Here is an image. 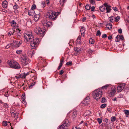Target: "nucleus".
Wrapping results in <instances>:
<instances>
[{
  "instance_id": "nucleus-1",
  "label": "nucleus",
  "mask_w": 129,
  "mask_h": 129,
  "mask_svg": "<svg viewBox=\"0 0 129 129\" xmlns=\"http://www.w3.org/2000/svg\"><path fill=\"white\" fill-rule=\"evenodd\" d=\"M24 41L26 43L28 42H30V45L31 49H34L39 44V39L38 38L34 39V37L32 33L29 32L25 33L24 35Z\"/></svg>"
},
{
  "instance_id": "nucleus-2",
  "label": "nucleus",
  "mask_w": 129,
  "mask_h": 129,
  "mask_svg": "<svg viewBox=\"0 0 129 129\" xmlns=\"http://www.w3.org/2000/svg\"><path fill=\"white\" fill-rule=\"evenodd\" d=\"M92 95L94 98L98 100L102 97V92L101 89H99L93 91Z\"/></svg>"
},
{
  "instance_id": "nucleus-3",
  "label": "nucleus",
  "mask_w": 129,
  "mask_h": 129,
  "mask_svg": "<svg viewBox=\"0 0 129 129\" xmlns=\"http://www.w3.org/2000/svg\"><path fill=\"white\" fill-rule=\"evenodd\" d=\"M8 63L11 68L17 69L20 68L19 64L16 61L9 60L8 61Z\"/></svg>"
},
{
  "instance_id": "nucleus-4",
  "label": "nucleus",
  "mask_w": 129,
  "mask_h": 129,
  "mask_svg": "<svg viewBox=\"0 0 129 129\" xmlns=\"http://www.w3.org/2000/svg\"><path fill=\"white\" fill-rule=\"evenodd\" d=\"M70 125L69 121L68 119H66L63 121V124L59 127L58 129H68Z\"/></svg>"
},
{
  "instance_id": "nucleus-5",
  "label": "nucleus",
  "mask_w": 129,
  "mask_h": 129,
  "mask_svg": "<svg viewBox=\"0 0 129 129\" xmlns=\"http://www.w3.org/2000/svg\"><path fill=\"white\" fill-rule=\"evenodd\" d=\"M34 31L38 35L42 37L45 35V30L39 27H37L35 29Z\"/></svg>"
},
{
  "instance_id": "nucleus-6",
  "label": "nucleus",
  "mask_w": 129,
  "mask_h": 129,
  "mask_svg": "<svg viewBox=\"0 0 129 129\" xmlns=\"http://www.w3.org/2000/svg\"><path fill=\"white\" fill-rule=\"evenodd\" d=\"M21 61L22 64L25 66L29 63L30 62V60L25 55H22L21 57Z\"/></svg>"
},
{
  "instance_id": "nucleus-7",
  "label": "nucleus",
  "mask_w": 129,
  "mask_h": 129,
  "mask_svg": "<svg viewBox=\"0 0 129 129\" xmlns=\"http://www.w3.org/2000/svg\"><path fill=\"white\" fill-rule=\"evenodd\" d=\"M58 14V13L54 12H49L48 14V17L50 19L52 20H55L57 18Z\"/></svg>"
},
{
  "instance_id": "nucleus-8",
  "label": "nucleus",
  "mask_w": 129,
  "mask_h": 129,
  "mask_svg": "<svg viewBox=\"0 0 129 129\" xmlns=\"http://www.w3.org/2000/svg\"><path fill=\"white\" fill-rule=\"evenodd\" d=\"M42 23L44 26L48 27L52 26V22L49 21L47 20H44L42 21Z\"/></svg>"
},
{
  "instance_id": "nucleus-9",
  "label": "nucleus",
  "mask_w": 129,
  "mask_h": 129,
  "mask_svg": "<svg viewBox=\"0 0 129 129\" xmlns=\"http://www.w3.org/2000/svg\"><path fill=\"white\" fill-rule=\"evenodd\" d=\"M103 6L106 7V9L107 10L106 13H110L111 12V6L110 5H108L107 3H105L104 4Z\"/></svg>"
},
{
  "instance_id": "nucleus-10",
  "label": "nucleus",
  "mask_w": 129,
  "mask_h": 129,
  "mask_svg": "<svg viewBox=\"0 0 129 129\" xmlns=\"http://www.w3.org/2000/svg\"><path fill=\"white\" fill-rule=\"evenodd\" d=\"M125 83H122L119 86H118L117 87V90L118 92H121L125 87Z\"/></svg>"
},
{
  "instance_id": "nucleus-11",
  "label": "nucleus",
  "mask_w": 129,
  "mask_h": 129,
  "mask_svg": "<svg viewBox=\"0 0 129 129\" xmlns=\"http://www.w3.org/2000/svg\"><path fill=\"white\" fill-rule=\"evenodd\" d=\"M34 51L33 50H30L28 51L27 54L30 57H32L33 54H34Z\"/></svg>"
},
{
  "instance_id": "nucleus-12",
  "label": "nucleus",
  "mask_w": 129,
  "mask_h": 129,
  "mask_svg": "<svg viewBox=\"0 0 129 129\" xmlns=\"http://www.w3.org/2000/svg\"><path fill=\"white\" fill-rule=\"evenodd\" d=\"M85 29L84 27L82 26L81 27L80 29V31L81 35L83 37H84V35L85 34Z\"/></svg>"
},
{
  "instance_id": "nucleus-13",
  "label": "nucleus",
  "mask_w": 129,
  "mask_h": 129,
  "mask_svg": "<svg viewBox=\"0 0 129 129\" xmlns=\"http://www.w3.org/2000/svg\"><path fill=\"white\" fill-rule=\"evenodd\" d=\"M81 49L79 48L76 47L74 48V50L77 53V54H79L81 52Z\"/></svg>"
},
{
  "instance_id": "nucleus-14",
  "label": "nucleus",
  "mask_w": 129,
  "mask_h": 129,
  "mask_svg": "<svg viewBox=\"0 0 129 129\" xmlns=\"http://www.w3.org/2000/svg\"><path fill=\"white\" fill-rule=\"evenodd\" d=\"M35 14L34 11L33 10H31L29 11L28 15L30 16H33Z\"/></svg>"
},
{
  "instance_id": "nucleus-15",
  "label": "nucleus",
  "mask_w": 129,
  "mask_h": 129,
  "mask_svg": "<svg viewBox=\"0 0 129 129\" xmlns=\"http://www.w3.org/2000/svg\"><path fill=\"white\" fill-rule=\"evenodd\" d=\"M8 2L6 1H5L2 3L3 7L4 8H6L7 6Z\"/></svg>"
},
{
  "instance_id": "nucleus-16",
  "label": "nucleus",
  "mask_w": 129,
  "mask_h": 129,
  "mask_svg": "<svg viewBox=\"0 0 129 129\" xmlns=\"http://www.w3.org/2000/svg\"><path fill=\"white\" fill-rule=\"evenodd\" d=\"M105 8L104 6H101L99 7V9L101 11L103 12L105 10Z\"/></svg>"
},
{
  "instance_id": "nucleus-17",
  "label": "nucleus",
  "mask_w": 129,
  "mask_h": 129,
  "mask_svg": "<svg viewBox=\"0 0 129 129\" xmlns=\"http://www.w3.org/2000/svg\"><path fill=\"white\" fill-rule=\"evenodd\" d=\"M118 38L119 39L121 40H122L124 39V37L123 36L121 35H118L116 37V38L117 39Z\"/></svg>"
},
{
  "instance_id": "nucleus-18",
  "label": "nucleus",
  "mask_w": 129,
  "mask_h": 129,
  "mask_svg": "<svg viewBox=\"0 0 129 129\" xmlns=\"http://www.w3.org/2000/svg\"><path fill=\"white\" fill-rule=\"evenodd\" d=\"M40 16L39 15H35L34 19V20L35 21H38L39 19Z\"/></svg>"
},
{
  "instance_id": "nucleus-19",
  "label": "nucleus",
  "mask_w": 129,
  "mask_h": 129,
  "mask_svg": "<svg viewBox=\"0 0 129 129\" xmlns=\"http://www.w3.org/2000/svg\"><path fill=\"white\" fill-rule=\"evenodd\" d=\"M76 41L78 44H80L81 43V37L79 36L76 40Z\"/></svg>"
},
{
  "instance_id": "nucleus-20",
  "label": "nucleus",
  "mask_w": 129,
  "mask_h": 129,
  "mask_svg": "<svg viewBox=\"0 0 129 129\" xmlns=\"http://www.w3.org/2000/svg\"><path fill=\"white\" fill-rule=\"evenodd\" d=\"M17 44V42L15 41H14L10 45L13 47H16Z\"/></svg>"
},
{
  "instance_id": "nucleus-21",
  "label": "nucleus",
  "mask_w": 129,
  "mask_h": 129,
  "mask_svg": "<svg viewBox=\"0 0 129 129\" xmlns=\"http://www.w3.org/2000/svg\"><path fill=\"white\" fill-rule=\"evenodd\" d=\"M106 27L108 28L110 30L112 28V25L111 23L108 24L106 25Z\"/></svg>"
},
{
  "instance_id": "nucleus-22",
  "label": "nucleus",
  "mask_w": 129,
  "mask_h": 129,
  "mask_svg": "<svg viewBox=\"0 0 129 129\" xmlns=\"http://www.w3.org/2000/svg\"><path fill=\"white\" fill-rule=\"evenodd\" d=\"M12 116H13L15 119H17L18 117V113L16 112L13 114H12Z\"/></svg>"
},
{
  "instance_id": "nucleus-23",
  "label": "nucleus",
  "mask_w": 129,
  "mask_h": 129,
  "mask_svg": "<svg viewBox=\"0 0 129 129\" xmlns=\"http://www.w3.org/2000/svg\"><path fill=\"white\" fill-rule=\"evenodd\" d=\"M97 1H100V0H96ZM89 2L92 5H95V0H89Z\"/></svg>"
},
{
  "instance_id": "nucleus-24",
  "label": "nucleus",
  "mask_w": 129,
  "mask_h": 129,
  "mask_svg": "<svg viewBox=\"0 0 129 129\" xmlns=\"http://www.w3.org/2000/svg\"><path fill=\"white\" fill-rule=\"evenodd\" d=\"M90 101L85 99L82 102V103L83 104H84L85 105H86L89 103L88 102H89Z\"/></svg>"
},
{
  "instance_id": "nucleus-25",
  "label": "nucleus",
  "mask_w": 129,
  "mask_h": 129,
  "mask_svg": "<svg viewBox=\"0 0 129 129\" xmlns=\"http://www.w3.org/2000/svg\"><path fill=\"white\" fill-rule=\"evenodd\" d=\"M91 114L90 111L89 110L87 111L84 113V115L85 116L89 115Z\"/></svg>"
},
{
  "instance_id": "nucleus-26",
  "label": "nucleus",
  "mask_w": 129,
  "mask_h": 129,
  "mask_svg": "<svg viewBox=\"0 0 129 129\" xmlns=\"http://www.w3.org/2000/svg\"><path fill=\"white\" fill-rule=\"evenodd\" d=\"M66 2V0H60V4L62 6L64 5V4Z\"/></svg>"
},
{
  "instance_id": "nucleus-27",
  "label": "nucleus",
  "mask_w": 129,
  "mask_h": 129,
  "mask_svg": "<svg viewBox=\"0 0 129 129\" xmlns=\"http://www.w3.org/2000/svg\"><path fill=\"white\" fill-rule=\"evenodd\" d=\"M95 42L94 40L91 38H90L89 39V43L90 44H93Z\"/></svg>"
},
{
  "instance_id": "nucleus-28",
  "label": "nucleus",
  "mask_w": 129,
  "mask_h": 129,
  "mask_svg": "<svg viewBox=\"0 0 129 129\" xmlns=\"http://www.w3.org/2000/svg\"><path fill=\"white\" fill-rule=\"evenodd\" d=\"M77 114V112L76 111H74L73 112L72 114V116L73 118H75Z\"/></svg>"
},
{
  "instance_id": "nucleus-29",
  "label": "nucleus",
  "mask_w": 129,
  "mask_h": 129,
  "mask_svg": "<svg viewBox=\"0 0 129 129\" xmlns=\"http://www.w3.org/2000/svg\"><path fill=\"white\" fill-rule=\"evenodd\" d=\"M20 77L19 78H25V75L24 74V73L22 74H20L19 75Z\"/></svg>"
},
{
  "instance_id": "nucleus-30",
  "label": "nucleus",
  "mask_w": 129,
  "mask_h": 129,
  "mask_svg": "<svg viewBox=\"0 0 129 129\" xmlns=\"http://www.w3.org/2000/svg\"><path fill=\"white\" fill-rule=\"evenodd\" d=\"M109 86V85L108 84L104 86H103L102 87V88L103 89H107V88Z\"/></svg>"
},
{
  "instance_id": "nucleus-31",
  "label": "nucleus",
  "mask_w": 129,
  "mask_h": 129,
  "mask_svg": "<svg viewBox=\"0 0 129 129\" xmlns=\"http://www.w3.org/2000/svg\"><path fill=\"white\" fill-rule=\"evenodd\" d=\"M106 102V99L105 98H103L101 100V102L102 103H105Z\"/></svg>"
},
{
  "instance_id": "nucleus-32",
  "label": "nucleus",
  "mask_w": 129,
  "mask_h": 129,
  "mask_svg": "<svg viewBox=\"0 0 129 129\" xmlns=\"http://www.w3.org/2000/svg\"><path fill=\"white\" fill-rule=\"evenodd\" d=\"M107 106V104H104L101 105L100 106L101 108H105Z\"/></svg>"
},
{
  "instance_id": "nucleus-33",
  "label": "nucleus",
  "mask_w": 129,
  "mask_h": 129,
  "mask_svg": "<svg viewBox=\"0 0 129 129\" xmlns=\"http://www.w3.org/2000/svg\"><path fill=\"white\" fill-rule=\"evenodd\" d=\"M2 124L3 126H6L7 125V121H3L2 123Z\"/></svg>"
},
{
  "instance_id": "nucleus-34",
  "label": "nucleus",
  "mask_w": 129,
  "mask_h": 129,
  "mask_svg": "<svg viewBox=\"0 0 129 129\" xmlns=\"http://www.w3.org/2000/svg\"><path fill=\"white\" fill-rule=\"evenodd\" d=\"M90 6L89 5H87L85 7V8L87 10H89L90 9Z\"/></svg>"
},
{
  "instance_id": "nucleus-35",
  "label": "nucleus",
  "mask_w": 129,
  "mask_h": 129,
  "mask_svg": "<svg viewBox=\"0 0 129 129\" xmlns=\"http://www.w3.org/2000/svg\"><path fill=\"white\" fill-rule=\"evenodd\" d=\"M11 25H13V26H15L16 25V22L14 21V20H12L11 21Z\"/></svg>"
},
{
  "instance_id": "nucleus-36",
  "label": "nucleus",
  "mask_w": 129,
  "mask_h": 129,
  "mask_svg": "<svg viewBox=\"0 0 129 129\" xmlns=\"http://www.w3.org/2000/svg\"><path fill=\"white\" fill-rule=\"evenodd\" d=\"M22 41H19V42L18 43H17V44L16 46V47H19L20 46V45L22 44Z\"/></svg>"
},
{
  "instance_id": "nucleus-37",
  "label": "nucleus",
  "mask_w": 129,
  "mask_h": 129,
  "mask_svg": "<svg viewBox=\"0 0 129 129\" xmlns=\"http://www.w3.org/2000/svg\"><path fill=\"white\" fill-rule=\"evenodd\" d=\"M116 119V118L115 116L112 117L111 118V121L112 122H114Z\"/></svg>"
},
{
  "instance_id": "nucleus-38",
  "label": "nucleus",
  "mask_w": 129,
  "mask_h": 129,
  "mask_svg": "<svg viewBox=\"0 0 129 129\" xmlns=\"http://www.w3.org/2000/svg\"><path fill=\"white\" fill-rule=\"evenodd\" d=\"M113 18H114V17L113 16H111L109 18V19H110V21L112 22H113L114 20Z\"/></svg>"
},
{
  "instance_id": "nucleus-39",
  "label": "nucleus",
  "mask_w": 129,
  "mask_h": 129,
  "mask_svg": "<svg viewBox=\"0 0 129 129\" xmlns=\"http://www.w3.org/2000/svg\"><path fill=\"white\" fill-rule=\"evenodd\" d=\"M120 18V17L119 16H118L115 18V20L116 21L118 22Z\"/></svg>"
},
{
  "instance_id": "nucleus-40",
  "label": "nucleus",
  "mask_w": 129,
  "mask_h": 129,
  "mask_svg": "<svg viewBox=\"0 0 129 129\" xmlns=\"http://www.w3.org/2000/svg\"><path fill=\"white\" fill-rule=\"evenodd\" d=\"M101 34V33L99 30L97 31L96 32V36H100Z\"/></svg>"
},
{
  "instance_id": "nucleus-41",
  "label": "nucleus",
  "mask_w": 129,
  "mask_h": 129,
  "mask_svg": "<svg viewBox=\"0 0 129 129\" xmlns=\"http://www.w3.org/2000/svg\"><path fill=\"white\" fill-rule=\"evenodd\" d=\"M32 73V72H27L26 73H24V74L25 75V77H26V76H27V75H29V74L30 75V74L31 73Z\"/></svg>"
},
{
  "instance_id": "nucleus-42",
  "label": "nucleus",
  "mask_w": 129,
  "mask_h": 129,
  "mask_svg": "<svg viewBox=\"0 0 129 129\" xmlns=\"http://www.w3.org/2000/svg\"><path fill=\"white\" fill-rule=\"evenodd\" d=\"M97 120L99 124H100L101 123L102 120L100 118H98L97 119Z\"/></svg>"
},
{
  "instance_id": "nucleus-43",
  "label": "nucleus",
  "mask_w": 129,
  "mask_h": 129,
  "mask_svg": "<svg viewBox=\"0 0 129 129\" xmlns=\"http://www.w3.org/2000/svg\"><path fill=\"white\" fill-rule=\"evenodd\" d=\"M10 112L12 115L13 114H14L16 112L14 110L12 109H11V110Z\"/></svg>"
},
{
  "instance_id": "nucleus-44",
  "label": "nucleus",
  "mask_w": 129,
  "mask_h": 129,
  "mask_svg": "<svg viewBox=\"0 0 129 129\" xmlns=\"http://www.w3.org/2000/svg\"><path fill=\"white\" fill-rule=\"evenodd\" d=\"M22 51L21 50H17L16 51V53L18 54H20L21 53Z\"/></svg>"
},
{
  "instance_id": "nucleus-45",
  "label": "nucleus",
  "mask_w": 129,
  "mask_h": 129,
  "mask_svg": "<svg viewBox=\"0 0 129 129\" xmlns=\"http://www.w3.org/2000/svg\"><path fill=\"white\" fill-rule=\"evenodd\" d=\"M36 8V5L34 4V5H33L32 6V7H31V10H33L34 9H35Z\"/></svg>"
},
{
  "instance_id": "nucleus-46",
  "label": "nucleus",
  "mask_w": 129,
  "mask_h": 129,
  "mask_svg": "<svg viewBox=\"0 0 129 129\" xmlns=\"http://www.w3.org/2000/svg\"><path fill=\"white\" fill-rule=\"evenodd\" d=\"M37 79V77L35 76H33V77H32V79L33 81H35V80H36Z\"/></svg>"
},
{
  "instance_id": "nucleus-47",
  "label": "nucleus",
  "mask_w": 129,
  "mask_h": 129,
  "mask_svg": "<svg viewBox=\"0 0 129 129\" xmlns=\"http://www.w3.org/2000/svg\"><path fill=\"white\" fill-rule=\"evenodd\" d=\"M72 61H70L67 62L66 65H72Z\"/></svg>"
},
{
  "instance_id": "nucleus-48",
  "label": "nucleus",
  "mask_w": 129,
  "mask_h": 129,
  "mask_svg": "<svg viewBox=\"0 0 129 129\" xmlns=\"http://www.w3.org/2000/svg\"><path fill=\"white\" fill-rule=\"evenodd\" d=\"M36 83V82H35L32 83L29 86V88H31L32 87L34 86V85L35 84V83Z\"/></svg>"
},
{
  "instance_id": "nucleus-49",
  "label": "nucleus",
  "mask_w": 129,
  "mask_h": 129,
  "mask_svg": "<svg viewBox=\"0 0 129 129\" xmlns=\"http://www.w3.org/2000/svg\"><path fill=\"white\" fill-rule=\"evenodd\" d=\"M124 112L125 114L127 115H129V111L126 110H124Z\"/></svg>"
},
{
  "instance_id": "nucleus-50",
  "label": "nucleus",
  "mask_w": 129,
  "mask_h": 129,
  "mask_svg": "<svg viewBox=\"0 0 129 129\" xmlns=\"http://www.w3.org/2000/svg\"><path fill=\"white\" fill-rule=\"evenodd\" d=\"M95 7L94 6H92L91 7H90V9L91 10V11H94V10L95 9Z\"/></svg>"
},
{
  "instance_id": "nucleus-51",
  "label": "nucleus",
  "mask_w": 129,
  "mask_h": 129,
  "mask_svg": "<svg viewBox=\"0 0 129 129\" xmlns=\"http://www.w3.org/2000/svg\"><path fill=\"white\" fill-rule=\"evenodd\" d=\"M102 37L103 38H105L107 37V36L106 34H104L102 35Z\"/></svg>"
},
{
  "instance_id": "nucleus-52",
  "label": "nucleus",
  "mask_w": 129,
  "mask_h": 129,
  "mask_svg": "<svg viewBox=\"0 0 129 129\" xmlns=\"http://www.w3.org/2000/svg\"><path fill=\"white\" fill-rule=\"evenodd\" d=\"M112 9L115 12H116L118 11V9L117 8L115 7H113L112 8Z\"/></svg>"
},
{
  "instance_id": "nucleus-53",
  "label": "nucleus",
  "mask_w": 129,
  "mask_h": 129,
  "mask_svg": "<svg viewBox=\"0 0 129 129\" xmlns=\"http://www.w3.org/2000/svg\"><path fill=\"white\" fill-rule=\"evenodd\" d=\"M41 4L42 5V7L43 8H44L45 6V2H42V3H41Z\"/></svg>"
},
{
  "instance_id": "nucleus-54",
  "label": "nucleus",
  "mask_w": 129,
  "mask_h": 129,
  "mask_svg": "<svg viewBox=\"0 0 129 129\" xmlns=\"http://www.w3.org/2000/svg\"><path fill=\"white\" fill-rule=\"evenodd\" d=\"M14 33L12 31H9L8 33V35L9 36H11V35H13Z\"/></svg>"
},
{
  "instance_id": "nucleus-55",
  "label": "nucleus",
  "mask_w": 129,
  "mask_h": 129,
  "mask_svg": "<svg viewBox=\"0 0 129 129\" xmlns=\"http://www.w3.org/2000/svg\"><path fill=\"white\" fill-rule=\"evenodd\" d=\"M63 71L62 70H61L59 74L60 75H61L63 74Z\"/></svg>"
},
{
  "instance_id": "nucleus-56",
  "label": "nucleus",
  "mask_w": 129,
  "mask_h": 129,
  "mask_svg": "<svg viewBox=\"0 0 129 129\" xmlns=\"http://www.w3.org/2000/svg\"><path fill=\"white\" fill-rule=\"evenodd\" d=\"M118 32L119 34H121L122 32V29L120 28L118 30Z\"/></svg>"
},
{
  "instance_id": "nucleus-57",
  "label": "nucleus",
  "mask_w": 129,
  "mask_h": 129,
  "mask_svg": "<svg viewBox=\"0 0 129 129\" xmlns=\"http://www.w3.org/2000/svg\"><path fill=\"white\" fill-rule=\"evenodd\" d=\"M25 97L24 95H22V96L21 97V100L22 101H24L25 100Z\"/></svg>"
},
{
  "instance_id": "nucleus-58",
  "label": "nucleus",
  "mask_w": 129,
  "mask_h": 129,
  "mask_svg": "<svg viewBox=\"0 0 129 129\" xmlns=\"http://www.w3.org/2000/svg\"><path fill=\"white\" fill-rule=\"evenodd\" d=\"M4 106L5 108H7L8 107V105L7 104H4Z\"/></svg>"
},
{
  "instance_id": "nucleus-59",
  "label": "nucleus",
  "mask_w": 129,
  "mask_h": 129,
  "mask_svg": "<svg viewBox=\"0 0 129 129\" xmlns=\"http://www.w3.org/2000/svg\"><path fill=\"white\" fill-rule=\"evenodd\" d=\"M112 35H111L110 36H109L108 37V39L109 40H110L112 39Z\"/></svg>"
},
{
  "instance_id": "nucleus-60",
  "label": "nucleus",
  "mask_w": 129,
  "mask_h": 129,
  "mask_svg": "<svg viewBox=\"0 0 129 129\" xmlns=\"http://www.w3.org/2000/svg\"><path fill=\"white\" fill-rule=\"evenodd\" d=\"M86 19V17H84L82 19V21L83 22Z\"/></svg>"
},
{
  "instance_id": "nucleus-61",
  "label": "nucleus",
  "mask_w": 129,
  "mask_h": 129,
  "mask_svg": "<svg viewBox=\"0 0 129 129\" xmlns=\"http://www.w3.org/2000/svg\"><path fill=\"white\" fill-rule=\"evenodd\" d=\"M111 91V92L113 94L115 92V90L113 89Z\"/></svg>"
},
{
  "instance_id": "nucleus-62",
  "label": "nucleus",
  "mask_w": 129,
  "mask_h": 129,
  "mask_svg": "<svg viewBox=\"0 0 129 129\" xmlns=\"http://www.w3.org/2000/svg\"><path fill=\"white\" fill-rule=\"evenodd\" d=\"M115 41L116 42H119V39L118 38L117 39L116 38V39L115 40Z\"/></svg>"
},
{
  "instance_id": "nucleus-63",
  "label": "nucleus",
  "mask_w": 129,
  "mask_h": 129,
  "mask_svg": "<svg viewBox=\"0 0 129 129\" xmlns=\"http://www.w3.org/2000/svg\"><path fill=\"white\" fill-rule=\"evenodd\" d=\"M10 46L8 44L6 46L5 48L6 49H8L10 47Z\"/></svg>"
},
{
  "instance_id": "nucleus-64",
  "label": "nucleus",
  "mask_w": 129,
  "mask_h": 129,
  "mask_svg": "<svg viewBox=\"0 0 129 129\" xmlns=\"http://www.w3.org/2000/svg\"><path fill=\"white\" fill-rule=\"evenodd\" d=\"M22 103L25 105H26V102L25 100L22 101Z\"/></svg>"
}]
</instances>
